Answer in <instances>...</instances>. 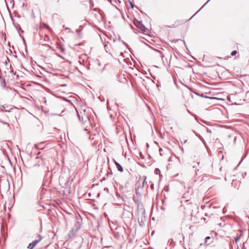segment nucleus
<instances>
[{
	"label": "nucleus",
	"instance_id": "412c9836",
	"mask_svg": "<svg viewBox=\"0 0 249 249\" xmlns=\"http://www.w3.org/2000/svg\"><path fill=\"white\" fill-rule=\"evenodd\" d=\"M206 129H207V132L208 133H212L211 130L210 129H209L208 128H207V127H206Z\"/></svg>",
	"mask_w": 249,
	"mask_h": 249
},
{
	"label": "nucleus",
	"instance_id": "4c0bfd02",
	"mask_svg": "<svg viewBox=\"0 0 249 249\" xmlns=\"http://www.w3.org/2000/svg\"><path fill=\"white\" fill-rule=\"evenodd\" d=\"M131 4L132 5V7H133V4H132V3H131Z\"/></svg>",
	"mask_w": 249,
	"mask_h": 249
},
{
	"label": "nucleus",
	"instance_id": "f704fd0d",
	"mask_svg": "<svg viewBox=\"0 0 249 249\" xmlns=\"http://www.w3.org/2000/svg\"><path fill=\"white\" fill-rule=\"evenodd\" d=\"M63 87L66 86V84H63Z\"/></svg>",
	"mask_w": 249,
	"mask_h": 249
},
{
	"label": "nucleus",
	"instance_id": "39448f33",
	"mask_svg": "<svg viewBox=\"0 0 249 249\" xmlns=\"http://www.w3.org/2000/svg\"><path fill=\"white\" fill-rule=\"evenodd\" d=\"M84 113V115H83V113L82 111H80V113H79L78 112H77V113H78V117H79V120H81V117L82 118V120L83 121H87V119H88V114H86L85 113H86V110L85 109H84L83 110Z\"/></svg>",
	"mask_w": 249,
	"mask_h": 249
},
{
	"label": "nucleus",
	"instance_id": "0eeeda50",
	"mask_svg": "<svg viewBox=\"0 0 249 249\" xmlns=\"http://www.w3.org/2000/svg\"><path fill=\"white\" fill-rule=\"evenodd\" d=\"M114 163L116 165V166L118 170L121 172H123L124 169H123V168L122 166V165L120 164H119L118 162L116 161L115 160H114Z\"/></svg>",
	"mask_w": 249,
	"mask_h": 249
},
{
	"label": "nucleus",
	"instance_id": "2eb2a0df",
	"mask_svg": "<svg viewBox=\"0 0 249 249\" xmlns=\"http://www.w3.org/2000/svg\"><path fill=\"white\" fill-rule=\"evenodd\" d=\"M1 109L2 111H4L5 112H11V111H9V110H8L6 109L5 107H4L3 106H2L1 107Z\"/></svg>",
	"mask_w": 249,
	"mask_h": 249
},
{
	"label": "nucleus",
	"instance_id": "72a5a7b5",
	"mask_svg": "<svg viewBox=\"0 0 249 249\" xmlns=\"http://www.w3.org/2000/svg\"><path fill=\"white\" fill-rule=\"evenodd\" d=\"M60 49H61V50H62V46H60Z\"/></svg>",
	"mask_w": 249,
	"mask_h": 249
},
{
	"label": "nucleus",
	"instance_id": "393cba45",
	"mask_svg": "<svg viewBox=\"0 0 249 249\" xmlns=\"http://www.w3.org/2000/svg\"><path fill=\"white\" fill-rule=\"evenodd\" d=\"M210 0H208L205 4L202 7L203 8Z\"/></svg>",
	"mask_w": 249,
	"mask_h": 249
},
{
	"label": "nucleus",
	"instance_id": "2f4dec72",
	"mask_svg": "<svg viewBox=\"0 0 249 249\" xmlns=\"http://www.w3.org/2000/svg\"><path fill=\"white\" fill-rule=\"evenodd\" d=\"M195 119H196V120H197V117H196V116H195Z\"/></svg>",
	"mask_w": 249,
	"mask_h": 249
},
{
	"label": "nucleus",
	"instance_id": "423d86ee",
	"mask_svg": "<svg viewBox=\"0 0 249 249\" xmlns=\"http://www.w3.org/2000/svg\"><path fill=\"white\" fill-rule=\"evenodd\" d=\"M137 184H138V187L135 190V196L141 197V193L140 192V189H142V188L141 187L140 179L138 180V181L137 183Z\"/></svg>",
	"mask_w": 249,
	"mask_h": 249
},
{
	"label": "nucleus",
	"instance_id": "f03ea898",
	"mask_svg": "<svg viewBox=\"0 0 249 249\" xmlns=\"http://www.w3.org/2000/svg\"><path fill=\"white\" fill-rule=\"evenodd\" d=\"M66 113L63 114V116H66L64 118L65 120L66 126L67 128V135L69 137V129L71 130L72 128L73 122L72 120L70 118L68 115H66ZM69 139V138H68Z\"/></svg>",
	"mask_w": 249,
	"mask_h": 249
},
{
	"label": "nucleus",
	"instance_id": "7ed1b4c3",
	"mask_svg": "<svg viewBox=\"0 0 249 249\" xmlns=\"http://www.w3.org/2000/svg\"><path fill=\"white\" fill-rule=\"evenodd\" d=\"M68 106L72 112L74 111L75 107L72 102L65 97H63V106Z\"/></svg>",
	"mask_w": 249,
	"mask_h": 249
},
{
	"label": "nucleus",
	"instance_id": "1a4fd4ad",
	"mask_svg": "<svg viewBox=\"0 0 249 249\" xmlns=\"http://www.w3.org/2000/svg\"><path fill=\"white\" fill-rule=\"evenodd\" d=\"M41 237L38 235V239L33 241L31 243L33 246L35 247L41 241Z\"/></svg>",
	"mask_w": 249,
	"mask_h": 249
},
{
	"label": "nucleus",
	"instance_id": "bb28decb",
	"mask_svg": "<svg viewBox=\"0 0 249 249\" xmlns=\"http://www.w3.org/2000/svg\"><path fill=\"white\" fill-rule=\"evenodd\" d=\"M150 187H151V188L152 189H153V188H154V184H152L151 185V186H150Z\"/></svg>",
	"mask_w": 249,
	"mask_h": 249
},
{
	"label": "nucleus",
	"instance_id": "5701e85b",
	"mask_svg": "<svg viewBox=\"0 0 249 249\" xmlns=\"http://www.w3.org/2000/svg\"><path fill=\"white\" fill-rule=\"evenodd\" d=\"M73 233L72 232V233H71V234L69 233V238H68V239H70V238L71 237V235H73Z\"/></svg>",
	"mask_w": 249,
	"mask_h": 249
},
{
	"label": "nucleus",
	"instance_id": "58836bf2",
	"mask_svg": "<svg viewBox=\"0 0 249 249\" xmlns=\"http://www.w3.org/2000/svg\"><path fill=\"white\" fill-rule=\"evenodd\" d=\"M197 164H199V162H196V163Z\"/></svg>",
	"mask_w": 249,
	"mask_h": 249
},
{
	"label": "nucleus",
	"instance_id": "4468645a",
	"mask_svg": "<svg viewBox=\"0 0 249 249\" xmlns=\"http://www.w3.org/2000/svg\"><path fill=\"white\" fill-rule=\"evenodd\" d=\"M65 192H66V195H67V194H70V188H66V190L64 191V192H63V196L65 194Z\"/></svg>",
	"mask_w": 249,
	"mask_h": 249
},
{
	"label": "nucleus",
	"instance_id": "c756f323",
	"mask_svg": "<svg viewBox=\"0 0 249 249\" xmlns=\"http://www.w3.org/2000/svg\"><path fill=\"white\" fill-rule=\"evenodd\" d=\"M188 112L189 113H190L191 114H192V115H193L192 113H191V112H190V111L189 110H188Z\"/></svg>",
	"mask_w": 249,
	"mask_h": 249
},
{
	"label": "nucleus",
	"instance_id": "a878e982",
	"mask_svg": "<svg viewBox=\"0 0 249 249\" xmlns=\"http://www.w3.org/2000/svg\"><path fill=\"white\" fill-rule=\"evenodd\" d=\"M105 50H106V52H107V45H105Z\"/></svg>",
	"mask_w": 249,
	"mask_h": 249
},
{
	"label": "nucleus",
	"instance_id": "7c9ffc66",
	"mask_svg": "<svg viewBox=\"0 0 249 249\" xmlns=\"http://www.w3.org/2000/svg\"><path fill=\"white\" fill-rule=\"evenodd\" d=\"M65 109H66V108L65 107V108H64V109H63V113H64V112H65Z\"/></svg>",
	"mask_w": 249,
	"mask_h": 249
},
{
	"label": "nucleus",
	"instance_id": "dca6fc26",
	"mask_svg": "<svg viewBox=\"0 0 249 249\" xmlns=\"http://www.w3.org/2000/svg\"><path fill=\"white\" fill-rule=\"evenodd\" d=\"M237 51L234 50V51H233L231 53V56H234V55H235V54H237Z\"/></svg>",
	"mask_w": 249,
	"mask_h": 249
},
{
	"label": "nucleus",
	"instance_id": "e433bc0d",
	"mask_svg": "<svg viewBox=\"0 0 249 249\" xmlns=\"http://www.w3.org/2000/svg\"><path fill=\"white\" fill-rule=\"evenodd\" d=\"M189 200V199H186L185 201H188Z\"/></svg>",
	"mask_w": 249,
	"mask_h": 249
},
{
	"label": "nucleus",
	"instance_id": "f8f14e48",
	"mask_svg": "<svg viewBox=\"0 0 249 249\" xmlns=\"http://www.w3.org/2000/svg\"><path fill=\"white\" fill-rule=\"evenodd\" d=\"M195 134L197 137L199 138V139L203 142L204 144H205V142L202 136H201L199 134H197L196 133H195Z\"/></svg>",
	"mask_w": 249,
	"mask_h": 249
},
{
	"label": "nucleus",
	"instance_id": "a211bd4d",
	"mask_svg": "<svg viewBox=\"0 0 249 249\" xmlns=\"http://www.w3.org/2000/svg\"><path fill=\"white\" fill-rule=\"evenodd\" d=\"M160 172V170L159 168H156L155 170V173L158 175Z\"/></svg>",
	"mask_w": 249,
	"mask_h": 249
},
{
	"label": "nucleus",
	"instance_id": "4be33fe9",
	"mask_svg": "<svg viewBox=\"0 0 249 249\" xmlns=\"http://www.w3.org/2000/svg\"><path fill=\"white\" fill-rule=\"evenodd\" d=\"M89 3L91 4L92 7L94 6V3L91 0H89Z\"/></svg>",
	"mask_w": 249,
	"mask_h": 249
},
{
	"label": "nucleus",
	"instance_id": "b1692460",
	"mask_svg": "<svg viewBox=\"0 0 249 249\" xmlns=\"http://www.w3.org/2000/svg\"><path fill=\"white\" fill-rule=\"evenodd\" d=\"M0 123H2V124H7V123L4 122H3V121H0Z\"/></svg>",
	"mask_w": 249,
	"mask_h": 249
},
{
	"label": "nucleus",
	"instance_id": "c9c22d12",
	"mask_svg": "<svg viewBox=\"0 0 249 249\" xmlns=\"http://www.w3.org/2000/svg\"><path fill=\"white\" fill-rule=\"evenodd\" d=\"M65 29H67V30L69 29V28H67H67H66Z\"/></svg>",
	"mask_w": 249,
	"mask_h": 249
},
{
	"label": "nucleus",
	"instance_id": "6e6552de",
	"mask_svg": "<svg viewBox=\"0 0 249 249\" xmlns=\"http://www.w3.org/2000/svg\"><path fill=\"white\" fill-rule=\"evenodd\" d=\"M213 241L212 238L210 236H207L205 238V245H209Z\"/></svg>",
	"mask_w": 249,
	"mask_h": 249
},
{
	"label": "nucleus",
	"instance_id": "473e14b6",
	"mask_svg": "<svg viewBox=\"0 0 249 249\" xmlns=\"http://www.w3.org/2000/svg\"><path fill=\"white\" fill-rule=\"evenodd\" d=\"M202 8L201 7V9H200L199 10H198V11H197V12H196V13L197 14V13H198V12H199V11H200Z\"/></svg>",
	"mask_w": 249,
	"mask_h": 249
},
{
	"label": "nucleus",
	"instance_id": "9b49d317",
	"mask_svg": "<svg viewBox=\"0 0 249 249\" xmlns=\"http://www.w3.org/2000/svg\"><path fill=\"white\" fill-rule=\"evenodd\" d=\"M146 178H146V176H143L142 177V179L143 181H142V186H141V187L142 188L144 187V186L145 184H146V183H147V181H146Z\"/></svg>",
	"mask_w": 249,
	"mask_h": 249
},
{
	"label": "nucleus",
	"instance_id": "ddd939ff",
	"mask_svg": "<svg viewBox=\"0 0 249 249\" xmlns=\"http://www.w3.org/2000/svg\"><path fill=\"white\" fill-rule=\"evenodd\" d=\"M71 63V62L70 61H63V66H64L65 67H66L67 65L70 64Z\"/></svg>",
	"mask_w": 249,
	"mask_h": 249
},
{
	"label": "nucleus",
	"instance_id": "f257e3e1",
	"mask_svg": "<svg viewBox=\"0 0 249 249\" xmlns=\"http://www.w3.org/2000/svg\"><path fill=\"white\" fill-rule=\"evenodd\" d=\"M66 214H63V218L65 219L66 225L67 227H71L73 222H74L76 228H71L72 231H76L80 229V225L78 222H76V220L74 214L70 213H67L66 212Z\"/></svg>",
	"mask_w": 249,
	"mask_h": 249
},
{
	"label": "nucleus",
	"instance_id": "c85d7f7f",
	"mask_svg": "<svg viewBox=\"0 0 249 249\" xmlns=\"http://www.w3.org/2000/svg\"><path fill=\"white\" fill-rule=\"evenodd\" d=\"M89 139H93V138H91V136H89Z\"/></svg>",
	"mask_w": 249,
	"mask_h": 249
},
{
	"label": "nucleus",
	"instance_id": "20e7f679",
	"mask_svg": "<svg viewBox=\"0 0 249 249\" xmlns=\"http://www.w3.org/2000/svg\"><path fill=\"white\" fill-rule=\"evenodd\" d=\"M135 25L142 32L145 31V27L144 25L140 21L136 20L134 22Z\"/></svg>",
	"mask_w": 249,
	"mask_h": 249
},
{
	"label": "nucleus",
	"instance_id": "9d476101",
	"mask_svg": "<svg viewBox=\"0 0 249 249\" xmlns=\"http://www.w3.org/2000/svg\"><path fill=\"white\" fill-rule=\"evenodd\" d=\"M133 200L136 204H137L139 205V203L140 202L141 200V197L139 196H135L133 197Z\"/></svg>",
	"mask_w": 249,
	"mask_h": 249
},
{
	"label": "nucleus",
	"instance_id": "f3484780",
	"mask_svg": "<svg viewBox=\"0 0 249 249\" xmlns=\"http://www.w3.org/2000/svg\"><path fill=\"white\" fill-rule=\"evenodd\" d=\"M35 247L33 246L31 243H30L29 245H28V249H33Z\"/></svg>",
	"mask_w": 249,
	"mask_h": 249
},
{
	"label": "nucleus",
	"instance_id": "6ab92c4d",
	"mask_svg": "<svg viewBox=\"0 0 249 249\" xmlns=\"http://www.w3.org/2000/svg\"><path fill=\"white\" fill-rule=\"evenodd\" d=\"M240 239V237L239 236H237L234 238V240L236 243H237Z\"/></svg>",
	"mask_w": 249,
	"mask_h": 249
},
{
	"label": "nucleus",
	"instance_id": "aec40b11",
	"mask_svg": "<svg viewBox=\"0 0 249 249\" xmlns=\"http://www.w3.org/2000/svg\"><path fill=\"white\" fill-rule=\"evenodd\" d=\"M188 195V193H185L184 194V196L182 197V199L187 198V196Z\"/></svg>",
	"mask_w": 249,
	"mask_h": 249
},
{
	"label": "nucleus",
	"instance_id": "cd10ccee",
	"mask_svg": "<svg viewBox=\"0 0 249 249\" xmlns=\"http://www.w3.org/2000/svg\"><path fill=\"white\" fill-rule=\"evenodd\" d=\"M80 30H79V29H77V30H76V32L77 33H79V32H80Z\"/></svg>",
	"mask_w": 249,
	"mask_h": 249
}]
</instances>
